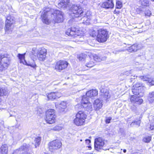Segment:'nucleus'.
<instances>
[{
  "instance_id": "f257e3e1",
  "label": "nucleus",
  "mask_w": 154,
  "mask_h": 154,
  "mask_svg": "<svg viewBox=\"0 0 154 154\" xmlns=\"http://www.w3.org/2000/svg\"><path fill=\"white\" fill-rule=\"evenodd\" d=\"M51 10L49 8H46L42 12L41 17L43 22L45 24H48L50 23L49 20L48 19V16L51 14L52 19L55 22L59 23L63 21V16L62 12L59 11H56L54 13H51Z\"/></svg>"
},
{
  "instance_id": "f03ea898",
  "label": "nucleus",
  "mask_w": 154,
  "mask_h": 154,
  "mask_svg": "<svg viewBox=\"0 0 154 154\" xmlns=\"http://www.w3.org/2000/svg\"><path fill=\"white\" fill-rule=\"evenodd\" d=\"M11 58L9 55L7 54H0V71L7 69L10 65Z\"/></svg>"
},
{
  "instance_id": "7ed1b4c3",
  "label": "nucleus",
  "mask_w": 154,
  "mask_h": 154,
  "mask_svg": "<svg viewBox=\"0 0 154 154\" xmlns=\"http://www.w3.org/2000/svg\"><path fill=\"white\" fill-rule=\"evenodd\" d=\"M72 16L75 18L85 17L86 15L82 9L77 5H73L70 8Z\"/></svg>"
},
{
  "instance_id": "20e7f679",
  "label": "nucleus",
  "mask_w": 154,
  "mask_h": 154,
  "mask_svg": "<svg viewBox=\"0 0 154 154\" xmlns=\"http://www.w3.org/2000/svg\"><path fill=\"white\" fill-rule=\"evenodd\" d=\"M86 117L87 115L83 112L79 111L76 114V118L74 120V123L77 126L83 125Z\"/></svg>"
},
{
  "instance_id": "39448f33",
  "label": "nucleus",
  "mask_w": 154,
  "mask_h": 154,
  "mask_svg": "<svg viewBox=\"0 0 154 154\" xmlns=\"http://www.w3.org/2000/svg\"><path fill=\"white\" fill-rule=\"evenodd\" d=\"M109 37L108 32L106 29H100L98 31L97 40L100 42H104Z\"/></svg>"
},
{
  "instance_id": "423d86ee",
  "label": "nucleus",
  "mask_w": 154,
  "mask_h": 154,
  "mask_svg": "<svg viewBox=\"0 0 154 154\" xmlns=\"http://www.w3.org/2000/svg\"><path fill=\"white\" fill-rule=\"evenodd\" d=\"M47 122L49 124H52L55 122L56 116L55 113V110L54 109H48L46 112Z\"/></svg>"
},
{
  "instance_id": "0eeeda50",
  "label": "nucleus",
  "mask_w": 154,
  "mask_h": 154,
  "mask_svg": "<svg viewBox=\"0 0 154 154\" xmlns=\"http://www.w3.org/2000/svg\"><path fill=\"white\" fill-rule=\"evenodd\" d=\"M130 100L131 103L134 104L133 106H131V109L133 111L136 112L137 111V108L135 106L141 104L143 102V100L136 96L133 95L131 97Z\"/></svg>"
},
{
  "instance_id": "6e6552de",
  "label": "nucleus",
  "mask_w": 154,
  "mask_h": 154,
  "mask_svg": "<svg viewBox=\"0 0 154 154\" xmlns=\"http://www.w3.org/2000/svg\"><path fill=\"white\" fill-rule=\"evenodd\" d=\"M105 144L104 140L101 137H99L95 139L94 140V148L97 151L103 149L104 150L109 149L108 148H103V146Z\"/></svg>"
},
{
  "instance_id": "1a4fd4ad",
  "label": "nucleus",
  "mask_w": 154,
  "mask_h": 154,
  "mask_svg": "<svg viewBox=\"0 0 154 154\" xmlns=\"http://www.w3.org/2000/svg\"><path fill=\"white\" fill-rule=\"evenodd\" d=\"M68 63L66 61L60 60L55 63L54 69L56 71L61 72L66 69L68 66Z\"/></svg>"
},
{
  "instance_id": "9d476101",
  "label": "nucleus",
  "mask_w": 154,
  "mask_h": 154,
  "mask_svg": "<svg viewBox=\"0 0 154 154\" xmlns=\"http://www.w3.org/2000/svg\"><path fill=\"white\" fill-rule=\"evenodd\" d=\"M89 98H86V96H83L82 100V106L85 109L88 111H91L92 109L91 103L89 102Z\"/></svg>"
},
{
  "instance_id": "9b49d317",
  "label": "nucleus",
  "mask_w": 154,
  "mask_h": 154,
  "mask_svg": "<svg viewBox=\"0 0 154 154\" xmlns=\"http://www.w3.org/2000/svg\"><path fill=\"white\" fill-rule=\"evenodd\" d=\"M62 145L61 142L58 140L53 141L50 143L49 144V149L50 151L52 152L54 150L60 148Z\"/></svg>"
},
{
  "instance_id": "f8f14e48",
  "label": "nucleus",
  "mask_w": 154,
  "mask_h": 154,
  "mask_svg": "<svg viewBox=\"0 0 154 154\" xmlns=\"http://www.w3.org/2000/svg\"><path fill=\"white\" fill-rule=\"evenodd\" d=\"M79 31L78 27H71L69 28L66 32V34L70 36L73 38H76L79 36V35L77 34Z\"/></svg>"
},
{
  "instance_id": "ddd939ff",
  "label": "nucleus",
  "mask_w": 154,
  "mask_h": 154,
  "mask_svg": "<svg viewBox=\"0 0 154 154\" xmlns=\"http://www.w3.org/2000/svg\"><path fill=\"white\" fill-rule=\"evenodd\" d=\"M102 8L106 9H112L114 7L113 0H107L101 5Z\"/></svg>"
},
{
  "instance_id": "4468645a",
  "label": "nucleus",
  "mask_w": 154,
  "mask_h": 154,
  "mask_svg": "<svg viewBox=\"0 0 154 154\" xmlns=\"http://www.w3.org/2000/svg\"><path fill=\"white\" fill-rule=\"evenodd\" d=\"M14 20L13 18L10 17H8L6 18V20L5 21V30H9L10 27L14 23Z\"/></svg>"
},
{
  "instance_id": "2eb2a0df",
  "label": "nucleus",
  "mask_w": 154,
  "mask_h": 154,
  "mask_svg": "<svg viewBox=\"0 0 154 154\" xmlns=\"http://www.w3.org/2000/svg\"><path fill=\"white\" fill-rule=\"evenodd\" d=\"M69 0H61L57 4V7L60 8L65 9L69 6Z\"/></svg>"
},
{
  "instance_id": "dca6fc26",
  "label": "nucleus",
  "mask_w": 154,
  "mask_h": 154,
  "mask_svg": "<svg viewBox=\"0 0 154 154\" xmlns=\"http://www.w3.org/2000/svg\"><path fill=\"white\" fill-rule=\"evenodd\" d=\"M33 51L32 54L35 56H36L37 55L46 54L47 53V50L44 48H40L35 51Z\"/></svg>"
},
{
  "instance_id": "f3484780",
  "label": "nucleus",
  "mask_w": 154,
  "mask_h": 154,
  "mask_svg": "<svg viewBox=\"0 0 154 154\" xmlns=\"http://www.w3.org/2000/svg\"><path fill=\"white\" fill-rule=\"evenodd\" d=\"M102 105V101L99 99L96 100L94 103V108L96 110H98L101 109Z\"/></svg>"
},
{
  "instance_id": "a211bd4d",
  "label": "nucleus",
  "mask_w": 154,
  "mask_h": 154,
  "mask_svg": "<svg viewBox=\"0 0 154 154\" xmlns=\"http://www.w3.org/2000/svg\"><path fill=\"white\" fill-rule=\"evenodd\" d=\"M98 91L97 90H92L89 91L87 92L85 95L86 98L89 97L91 98L92 97L96 96L98 94Z\"/></svg>"
},
{
  "instance_id": "6ab92c4d",
  "label": "nucleus",
  "mask_w": 154,
  "mask_h": 154,
  "mask_svg": "<svg viewBox=\"0 0 154 154\" xmlns=\"http://www.w3.org/2000/svg\"><path fill=\"white\" fill-rule=\"evenodd\" d=\"M59 94V93L58 92L50 93L47 95L48 99L51 100H54L57 98H59L60 97Z\"/></svg>"
},
{
  "instance_id": "aec40b11",
  "label": "nucleus",
  "mask_w": 154,
  "mask_h": 154,
  "mask_svg": "<svg viewBox=\"0 0 154 154\" xmlns=\"http://www.w3.org/2000/svg\"><path fill=\"white\" fill-rule=\"evenodd\" d=\"M139 3L142 7H149L151 4L150 0H137ZM154 1V0H151Z\"/></svg>"
},
{
  "instance_id": "412c9836",
  "label": "nucleus",
  "mask_w": 154,
  "mask_h": 154,
  "mask_svg": "<svg viewBox=\"0 0 154 154\" xmlns=\"http://www.w3.org/2000/svg\"><path fill=\"white\" fill-rule=\"evenodd\" d=\"M86 63L85 66L88 67H91L94 65V62L93 59L90 57H87L86 59Z\"/></svg>"
},
{
  "instance_id": "4be33fe9",
  "label": "nucleus",
  "mask_w": 154,
  "mask_h": 154,
  "mask_svg": "<svg viewBox=\"0 0 154 154\" xmlns=\"http://www.w3.org/2000/svg\"><path fill=\"white\" fill-rule=\"evenodd\" d=\"M141 48L137 44H134L128 48L127 50L130 52H135L137 50L140 49Z\"/></svg>"
},
{
  "instance_id": "5701e85b",
  "label": "nucleus",
  "mask_w": 154,
  "mask_h": 154,
  "mask_svg": "<svg viewBox=\"0 0 154 154\" xmlns=\"http://www.w3.org/2000/svg\"><path fill=\"white\" fill-rule=\"evenodd\" d=\"M133 87V88H136L137 89H138V88H140L142 91H143L146 88L143 84L139 82H137L134 85ZM139 88L138 89L139 90Z\"/></svg>"
},
{
  "instance_id": "b1692460",
  "label": "nucleus",
  "mask_w": 154,
  "mask_h": 154,
  "mask_svg": "<svg viewBox=\"0 0 154 154\" xmlns=\"http://www.w3.org/2000/svg\"><path fill=\"white\" fill-rule=\"evenodd\" d=\"M147 99L150 103H154V91L149 93L147 96Z\"/></svg>"
},
{
  "instance_id": "393cba45",
  "label": "nucleus",
  "mask_w": 154,
  "mask_h": 154,
  "mask_svg": "<svg viewBox=\"0 0 154 154\" xmlns=\"http://www.w3.org/2000/svg\"><path fill=\"white\" fill-rule=\"evenodd\" d=\"M23 64L26 65L28 66H30L34 69H35L36 65L34 61L32 59L27 63L25 60H24V62H23Z\"/></svg>"
},
{
  "instance_id": "a878e982",
  "label": "nucleus",
  "mask_w": 154,
  "mask_h": 154,
  "mask_svg": "<svg viewBox=\"0 0 154 154\" xmlns=\"http://www.w3.org/2000/svg\"><path fill=\"white\" fill-rule=\"evenodd\" d=\"M2 154H7L8 152V147L7 144H4L2 145L1 148Z\"/></svg>"
},
{
  "instance_id": "bb28decb",
  "label": "nucleus",
  "mask_w": 154,
  "mask_h": 154,
  "mask_svg": "<svg viewBox=\"0 0 154 154\" xmlns=\"http://www.w3.org/2000/svg\"><path fill=\"white\" fill-rule=\"evenodd\" d=\"M8 94V91L7 88H0V96H6Z\"/></svg>"
},
{
  "instance_id": "cd10ccee",
  "label": "nucleus",
  "mask_w": 154,
  "mask_h": 154,
  "mask_svg": "<svg viewBox=\"0 0 154 154\" xmlns=\"http://www.w3.org/2000/svg\"><path fill=\"white\" fill-rule=\"evenodd\" d=\"M41 138L39 137H38L35 138L34 140V143L35 148H36L39 145H40L41 143Z\"/></svg>"
},
{
  "instance_id": "c85d7f7f",
  "label": "nucleus",
  "mask_w": 154,
  "mask_h": 154,
  "mask_svg": "<svg viewBox=\"0 0 154 154\" xmlns=\"http://www.w3.org/2000/svg\"><path fill=\"white\" fill-rule=\"evenodd\" d=\"M26 53L21 54H18L17 55V57L20 61V63H22L23 64V62H24L25 60V56Z\"/></svg>"
},
{
  "instance_id": "c756f323",
  "label": "nucleus",
  "mask_w": 154,
  "mask_h": 154,
  "mask_svg": "<svg viewBox=\"0 0 154 154\" xmlns=\"http://www.w3.org/2000/svg\"><path fill=\"white\" fill-rule=\"evenodd\" d=\"M86 55L84 54H81L77 56V58L79 59V60L80 61H86Z\"/></svg>"
},
{
  "instance_id": "7c9ffc66",
  "label": "nucleus",
  "mask_w": 154,
  "mask_h": 154,
  "mask_svg": "<svg viewBox=\"0 0 154 154\" xmlns=\"http://www.w3.org/2000/svg\"><path fill=\"white\" fill-rule=\"evenodd\" d=\"M29 148V144H24L19 149L20 151L26 150Z\"/></svg>"
},
{
  "instance_id": "2f4dec72",
  "label": "nucleus",
  "mask_w": 154,
  "mask_h": 154,
  "mask_svg": "<svg viewBox=\"0 0 154 154\" xmlns=\"http://www.w3.org/2000/svg\"><path fill=\"white\" fill-rule=\"evenodd\" d=\"M46 55L45 54H43L41 55H36V56L39 60L43 61L46 58Z\"/></svg>"
},
{
  "instance_id": "473e14b6",
  "label": "nucleus",
  "mask_w": 154,
  "mask_h": 154,
  "mask_svg": "<svg viewBox=\"0 0 154 154\" xmlns=\"http://www.w3.org/2000/svg\"><path fill=\"white\" fill-rule=\"evenodd\" d=\"M59 109L60 110L65 109L66 107V103L64 101L62 102L59 104Z\"/></svg>"
},
{
  "instance_id": "72a5a7b5",
  "label": "nucleus",
  "mask_w": 154,
  "mask_h": 154,
  "mask_svg": "<svg viewBox=\"0 0 154 154\" xmlns=\"http://www.w3.org/2000/svg\"><path fill=\"white\" fill-rule=\"evenodd\" d=\"M147 81H148V85L151 86L154 85V78H150L148 79Z\"/></svg>"
},
{
  "instance_id": "f704fd0d",
  "label": "nucleus",
  "mask_w": 154,
  "mask_h": 154,
  "mask_svg": "<svg viewBox=\"0 0 154 154\" xmlns=\"http://www.w3.org/2000/svg\"><path fill=\"white\" fill-rule=\"evenodd\" d=\"M92 59L97 62H99L101 60L100 57L96 54L94 55L93 58Z\"/></svg>"
},
{
  "instance_id": "c9c22d12",
  "label": "nucleus",
  "mask_w": 154,
  "mask_h": 154,
  "mask_svg": "<svg viewBox=\"0 0 154 154\" xmlns=\"http://www.w3.org/2000/svg\"><path fill=\"white\" fill-rule=\"evenodd\" d=\"M14 138L16 140H19L22 138L21 135L19 133L15 134L14 135Z\"/></svg>"
},
{
  "instance_id": "e433bc0d",
  "label": "nucleus",
  "mask_w": 154,
  "mask_h": 154,
  "mask_svg": "<svg viewBox=\"0 0 154 154\" xmlns=\"http://www.w3.org/2000/svg\"><path fill=\"white\" fill-rule=\"evenodd\" d=\"M132 92L133 94L136 95H138L140 93L138 89L132 88Z\"/></svg>"
},
{
  "instance_id": "4c0bfd02",
  "label": "nucleus",
  "mask_w": 154,
  "mask_h": 154,
  "mask_svg": "<svg viewBox=\"0 0 154 154\" xmlns=\"http://www.w3.org/2000/svg\"><path fill=\"white\" fill-rule=\"evenodd\" d=\"M122 7V3L120 1H116V8L120 9Z\"/></svg>"
},
{
  "instance_id": "58836bf2",
  "label": "nucleus",
  "mask_w": 154,
  "mask_h": 154,
  "mask_svg": "<svg viewBox=\"0 0 154 154\" xmlns=\"http://www.w3.org/2000/svg\"><path fill=\"white\" fill-rule=\"evenodd\" d=\"M151 137L150 136L146 137L143 139V141L146 143H149L151 140Z\"/></svg>"
},
{
  "instance_id": "ea45409f",
  "label": "nucleus",
  "mask_w": 154,
  "mask_h": 154,
  "mask_svg": "<svg viewBox=\"0 0 154 154\" xmlns=\"http://www.w3.org/2000/svg\"><path fill=\"white\" fill-rule=\"evenodd\" d=\"M141 7H140L137 9L136 11L137 12L140 14L144 12V8L141 6Z\"/></svg>"
},
{
  "instance_id": "a19ab883",
  "label": "nucleus",
  "mask_w": 154,
  "mask_h": 154,
  "mask_svg": "<svg viewBox=\"0 0 154 154\" xmlns=\"http://www.w3.org/2000/svg\"><path fill=\"white\" fill-rule=\"evenodd\" d=\"M98 32L94 30H92L91 32H90V35L92 36L93 37H95V36H97V35H98Z\"/></svg>"
},
{
  "instance_id": "79ce46f5",
  "label": "nucleus",
  "mask_w": 154,
  "mask_h": 154,
  "mask_svg": "<svg viewBox=\"0 0 154 154\" xmlns=\"http://www.w3.org/2000/svg\"><path fill=\"white\" fill-rule=\"evenodd\" d=\"M62 129V127H61L59 126H56L53 128L52 129L54 131H59L61 130Z\"/></svg>"
},
{
  "instance_id": "37998d69",
  "label": "nucleus",
  "mask_w": 154,
  "mask_h": 154,
  "mask_svg": "<svg viewBox=\"0 0 154 154\" xmlns=\"http://www.w3.org/2000/svg\"><path fill=\"white\" fill-rule=\"evenodd\" d=\"M145 16H150V15H151V11L149 10H147L145 13Z\"/></svg>"
},
{
  "instance_id": "c03bdc74",
  "label": "nucleus",
  "mask_w": 154,
  "mask_h": 154,
  "mask_svg": "<svg viewBox=\"0 0 154 154\" xmlns=\"http://www.w3.org/2000/svg\"><path fill=\"white\" fill-rule=\"evenodd\" d=\"M139 77L142 80H143L144 81H147L148 78L146 77V76L143 75V76H139Z\"/></svg>"
},
{
  "instance_id": "a18cd8bd",
  "label": "nucleus",
  "mask_w": 154,
  "mask_h": 154,
  "mask_svg": "<svg viewBox=\"0 0 154 154\" xmlns=\"http://www.w3.org/2000/svg\"><path fill=\"white\" fill-rule=\"evenodd\" d=\"M104 97L106 98H108L110 97V95L108 92H106L104 94Z\"/></svg>"
},
{
  "instance_id": "49530a36",
  "label": "nucleus",
  "mask_w": 154,
  "mask_h": 154,
  "mask_svg": "<svg viewBox=\"0 0 154 154\" xmlns=\"http://www.w3.org/2000/svg\"><path fill=\"white\" fill-rule=\"evenodd\" d=\"M112 118L110 117L108 118L106 120V123H109L110 122V120H111Z\"/></svg>"
},
{
  "instance_id": "de8ad7c7",
  "label": "nucleus",
  "mask_w": 154,
  "mask_h": 154,
  "mask_svg": "<svg viewBox=\"0 0 154 154\" xmlns=\"http://www.w3.org/2000/svg\"><path fill=\"white\" fill-rule=\"evenodd\" d=\"M131 70L126 71L124 73V74H125V75H129L130 74H131Z\"/></svg>"
},
{
  "instance_id": "09e8293b",
  "label": "nucleus",
  "mask_w": 154,
  "mask_h": 154,
  "mask_svg": "<svg viewBox=\"0 0 154 154\" xmlns=\"http://www.w3.org/2000/svg\"><path fill=\"white\" fill-rule=\"evenodd\" d=\"M150 129L151 130H153L154 128V122H152L150 126Z\"/></svg>"
},
{
  "instance_id": "8fccbe9b",
  "label": "nucleus",
  "mask_w": 154,
  "mask_h": 154,
  "mask_svg": "<svg viewBox=\"0 0 154 154\" xmlns=\"http://www.w3.org/2000/svg\"><path fill=\"white\" fill-rule=\"evenodd\" d=\"M137 77V76H132L130 78V80L131 82H132L135 79H136Z\"/></svg>"
},
{
  "instance_id": "3c124183",
  "label": "nucleus",
  "mask_w": 154,
  "mask_h": 154,
  "mask_svg": "<svg viewBox=\"0 0 154 154\" xmlns=\"http://www.w3.org/2000/svg\"><path fill=\"white\" fill-rule=\"evenodd\" d=\"M134 122H135V125H137L138 126H140V121L138 120L137 121H135Z\"/></svg>"
},
{
  "instance_id": "603ef678",
  "label": "nucleus",
  "mask_w": 154,
  "mask_h": 154,
  "mask_svg": "<svg viewBox=\"0 0 154 154\" xmlns=\"http://www.w3.org/2000/svg\"><path fill=\"white\" fill-rule=\"evenodd\" d=\"M4 23L2 21H0V29H1L3 26Z\"/></svg>"
},
{
  "instance_id": "864d4df0",
  "label": "nucleus",
  "mask_w": 154,
  "mask_h": 154,
  "mask_svg": "<svg viewBox=\"0 0 154 154\" xmlns=\"http://www.w3.org/2000/svg\"><path fill=\"white\" fill-rule=\"evenodd\" d=\"M135 122H132L130 124V126L131 127H133L135 125Z\"/></svg>"
},
{
  "instance_id": "5fc2aeb1",
  "label": "nucleus",
  "mask_w": 154,
  "mask_h": 154,
  "mask_svg": "<svg viewBox=\"0 0 154 154\" xmlns=\"http://www.w3.org/2000/svg\"><path fill=\"white\" fill-rule=\"evenodd\" d=\"M75 20L74 19V18H73L72 19H71L70 20H69V23H71L72 22H74Z\"/></svg>"
},
{
  "instance_id": "6e6d98bb",
  "label": "nucleus",
  "mask_w": 154,
  "mask_h": 154,
  "mask_svg": "<svg viewBox=\"0 0 154 154\" xmlns=\"http://www.w3.org/2000/svg\"><path fill=\"white\" fill-rule=\"evenodd\" d=\"M85 141L86 142H88L89 143H90L91 142L90 140L89 139L86 140Z\"/></svg>"
},
{
  "instance_id": "4d7b16f0",
  "label": "nucleus",
  "mask_w": 154,
  "mask_h": 154,
  "mask_svg": "<svg viewBox=\"0 0 154 154\" xmlns=\"http://www.w3.org/2000/svg\"><path fill=\"white\" fill-rule=\"evenodd\" d=\"M80 106H81V105L80 104H78V105H76L75 106V107H76V108Z\"/></svg>"
},
{
  "instance_id": "13d9d810",
  "label": "nucleus",
  "mask_w": 154,
  "mask_h": 154,
  "mask_svg": "<svg viewBox=\"0 0 154 154\" xmlns=\"http://www.w3.org/2000/svg\"><path fill=\"white\" fill-rule=\"evenodd\" d=\"M123 152L125 153L126 152V150L125 149H124L123 150Z\"/></svg>"
},
{
  "instance_id": "bf43d9fd",
  "label": "nucleus",
  "mask_w": 154,
  "mask_h": 154,
  "mask_svg": "<svg viewBox=\"0 0 154 154\" xmlns=\"http://www.w3.org/2000/svg\"><path fill=\"white\" fill-rule=\"evenodd\" d=\"M82 141V140H80V141Z\"/></svg>"
}]
</instances>
